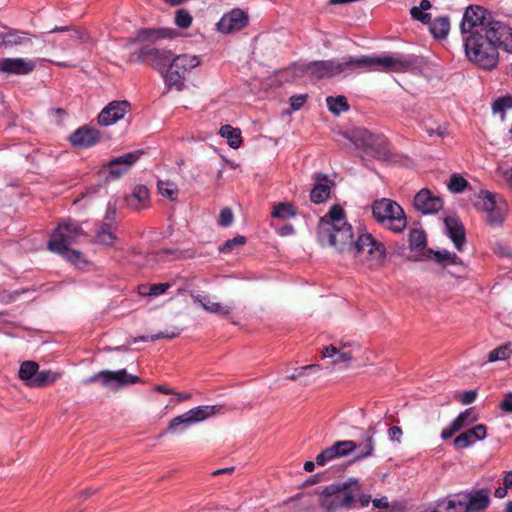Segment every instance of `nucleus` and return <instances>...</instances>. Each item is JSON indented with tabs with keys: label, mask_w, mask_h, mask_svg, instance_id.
<instances>
[{
	"label": "nucleus",
	"mask_w": 512,
	"mask_h": 512,
	"mask_svg": "<svg viewBox=\"0 0 512 512\" xmlns=\"http://www.w3.org/2000/svg\"><path fill=\"white\" fill-rule=\"evenodd\" d=\"M247 24V14L241 9H233L221 17L217 23V29L221 33L229 34L241 30Z\"/></svg>",
	"instance_id": "obj_15"
},
{
	"label": "nucleus",
	"mask_w": 512,
	"mask_h": 512,
	"mask_svg": "<svg viewBox=\"0 0 512 512\" xmlns=\"http://www.w3.org/2000/svg\"><path fill=\"white\" fill-rule=\"evenodd\" d=\"M180 332L179 331H172L170 333L168 332H160V333H157V334H154L152 336H150V340L151 341H155V340H158V339H173L177 336H179Z\"/></svg>",
	"instance_id": "obj_58"
},
{
	"label": "nucleus",
	"mask_w": 512,
	"mask_h": 512,
	"mask_svg": "<svg viewBox=\"0 0 512 512\" xmlns=\"http://www.w3.org/2000/svg\"><path fill=\"white\" fill-rule=\"evenodd\" d=\"M180 252L174 249H161L149 255L148 262H164L170 259H177L180 257Z\"/></svg>",
	"instance_id": "obj_40"
},
{
	"label": "nucleus",
	"mask_w": 512,
	"mask_h": 512,
	"mask_svg": "<svg viewBox=\"0 0 512 512\" xmlns=\"http://www.w3.org/2000/svg\"><path fill=\"white\" fill-rule=\"evenodd\" d=\"M0 44L5 47L17 45H26L31 43V39L27 37V33L16 29H10L5 33H0Z\"/></svg>",
	"instance_id": "obj_25"
},
{
	"label": "nucleus",
	"mask_w": 512,
	"mask_h": 512,
	"mask_svg": "<svg viewBox=\"0 0 512 512\" xmlns=\"http://www.w3.org/2000/svg\"><path fill=\"white\" fill-rule=\"evenodd\" d=\"M492 108L494 113H501V115L503 116L507 109L512 108V97L504 96L498 98L497 100L494 101Z\"/></svg>",
	"instance_id": "obj_48"
},
{
	"label": "nucleus",
	"mask_w": 512,
	"mask_h": 512,
	"mask_svg": "<svg viewBox=\"0 0 512 512\" xmlns=\"http://www.w3.org/2000/svg\"><path fill=\"white\" fill-rule=\"evenodd\" d=\"M60 376L61 373L53 372L51 370H38L32 388H40L53 384L60 378Z\"/></svg>",
	"instance_id": "obj_37"
},
{
	"label": "nucleus",
	"mask_w": 512,
	"mask_h": 512,
	"mask_svg": "<svg viewBox=\"0 0 512 512\" xmlns=\"http://www.w3.org/2000/svg\"><path fill=\"white\" fill-rule=\"evenodd\" d=\"M344 209L340 205H333L329 212L324 215L318 225V230L333 228V226L347 224Z\"/></svg>",
	"instance_id": "obj_22"
},
{
	"label": "nucleus",
	"mask_w": 512,
	"mask_h": 512,
	"mask_svg": "<svg viewBox=\"0 0 512 512\" xmlns=\"http://www.w3.org/2000/svg\"><path fill=\"white\" fill-rule=\"evenodd\" d=\"M424 255L427 258H432L435 260L436 263L439 265L446 267L449 265H462V260L455 254L451 253L447 250L442 251H434L432 249H427L426 252H424Z\"/></svg>",
	"instance_id": "obj_24"
},
{
	"label": "nucleus",
	"mask_w": 512,
	"mask_h": 512,
	"mask_svg": "<svg viewBox=\"0 0 512 512\" xmlns=\"http://www.w3.org/2000/svg\"><path fill=\"white\" fill-rule=\"evenodd\" d=\"M426 234L421 229H413L409 233V248L412 251H423L426 249Z\"/></svg>",
	"instance_id": "obj_36"
},
{
	"label": "nucleus",
	"mask_w": 512,
	"mask_h": 512,
	"mask_svg": "<svg viewBox=\"0 0 512 512\" xmlns=\"http://www.w3.org/2000/svg\"><path fill=\"white\" fill-rule=\"evenodd\" d=\"M476 397H477V392L475 390H468L462 394L461 402L464 405H468V404H471L472 402H474Z\"/></svg>",
	"instance_id": "obj_59"
},
{
	"label": "nucleus",
	"mask_w": 512,
	"mask_h": 512,
	"mask_svg": "<svg viewBox=\"0 0 512 512\" xmlns=\"http://www.w3.org/2000/svg\"><path fill=\"white\" fill-rule=\"evenodd\" d=\"M101 139L99 130L89 126H82L69 136V141L75 147L89 148Z\"/></svg>",
	"instance_id": "obj_17"
},
{
	"label": "nucleus",
	"mask_w": 512,
	"mask_h": 512,
	"mask_svg": "<svg viewBox=\"0 0 512 512\" xmlns=\"http://www.w3.org/2000/svg\"><path fill=\"white\" fill-rule=\"evenodd\" d=\"M413 204L422 214H434L442 209L443 200L429 189L423 188L415 195Z\"/></svg>",
	"instance_id": "obj_14"
},
{
	"label": "nucleus",
	"mask_w": 512,
	"mask_h": 512,
	"mask_svg": "<svg viewBox=\"0 0 512 512\" xmlns=\"http://www.w3.org/2000/svg\"><path fill=\"white\" fill-rule=\"evenodd\" d=\"M245 243L246 238L244 236L238 235L225 241V243L219 248V251L224 254H229L234 250L235 247L243 246Z\"/></svg>",
	"instance_id": "obj_45"
},
{
	"label": "nucleus",
	"mask_w": 512,
	"mask_h": 512,
	"mask_svg": "<svg viewBox=\"0 0 512 512\" xmlns=\"http://www.w3.org/2000/svg\"><path fill=\"white\" fill-rule=\"evenodd\" d=\"M474 443L467 431L461 433L454 439V445L457 449H464Z\"/></svg>",
	"instance_id": "obj_50"
},
{
	"label": "nucleus",
	"mask_w": 512,
	"mask_h": 512,
	"mask_svg": "<svg viewBox=\"0 0 512 512\" xmlns=\"http://www.w3.org/2000/svg\"><path fill=\"white\" fill-rule=\"evenodd\" d=\"M317 367H318V364L302 366V367L296 369V371L293 374L287 376V379L293 380V381L297 380L308 371V368H317Z\"/></svg>",
	"instance_id": "obj_57"
},
{
	"label": "nucleus",
	"mask_w": 512,
	"mask_h": 512,
	"mask_svg": "<svg viewBox=\"0 0 512 512\" xmlns=\"http://www.w3.org/2000/svg\"><path fill=\"white\" fill-rule=\"evenodd\" d=\"M322 357H335L333 360V364L335 365L343 362L347 366L352 360V354L350 350H347L346 347H342L340 350H338L334 345L324 347L322 350Z\"/></svg>",
	"instance_id": "obj_27"
},
{
	"label": "nucleus",
	"mask_w": 512,
	"mask_h": 512,
	"mask_svg": "<svg viewBox=\"0 0 512 512\" xmlns=\"http://www.w3.org/2000/svg\"><path fill=\"white\" fill-rule=\"evenodd\" d=\"M508 488H506L504 485L500 486L495 489L494 496L496 498L502 499L507 495Z\"/></svg>",
	"instance_id": "obj_63"
},
{
	"label": "nucleus",
	"mask_w": 512,
	"mask_h": 512,
	"mask_svg": "<svg viewBox=\"0 0 512 512\" xmlns=\"http://www.w3.org/2000/svg\"><path fill=\"white\" fill-rule=\"evenodd\" d=\"M175 31L168 28H140L128 39V44H142L139 50L129 56L130 62H142L150 65L162 76L173 56L171 50L152 47L160 39L173 38Z\"/></svg>",
	"instance_id": "obj_4"
},
{
	"label": "nucleus",
	"mask_w": 512,
	"mask_h": 512,
	"mask_svg": "<svg viewBox=\"0 0 512 512\" xmlns=\"http://www.w3.org/2000/svg\"><path fill=\"white\" fill-rule=\"evenodd\" d=\"M350 140L356 148L379 161L392 159L389 142L383 135L373 134L365 128H356L351 131Z\"/></svg>",
	"instance_id": "obj_6"
},
{
	"label": "nucleus",
	"mask_w": 512,
	"mask_h": 512,
	"mask_svg": "<svg viewBox=\"0 0 512 512\" xmlns=\"http://www.w3.org/2000/svg\"><path fill=\"white\" fill-rule=\"evenodd\" d=\"M171 287L170 283L152 284L147 292L148 296L157 297L164 294Z\"/></svg>",
	"instance_id": "obj_53"
},
{
	"label": "nucleus",
	"mask_w": 512,
	"mask_h": 512,
	"mask_svg": "<svg viewBox=\"0 0 512 512\" xmlns=\"http://www.w3.org/2000/svg\"><path fill=\"white\" fill-rule=\"evenodd\" d=\"M403 432L399 426H392L388 430V436L390 440L400 442Z\"/></svg>",
	"instance_id": "obj_60"
},
{
	"label": "nucleus",
	"mask_w": 512,
	"mask_h": 512,
	"mask_svg": "<svg viewBox=\"0 0 512 512\" xmlns=\"http://www.w3.org/2000/svg\"><path fill=\"white\" fill-rule=\"evenodd\" d=\"M336 448L338 446H330L324 449L321 453H319L316 457V463L320 466H323L330 462L331 460L338 457V452H336Z\"/></svg>",
	"instance_id": "obj_44"
},
{
	"label": "nucleus",
	"mask_w": 512,
	"mask_h": 512,
	"mask_svg": "<svg viewBox=\"0 0 512 512\" xmlns=\"http://www.w3.org/2000/svg\"><path fill=\"white\" fill-rule=\"evenodd\" d=\"M234 219L233 212L230 208L226 207L221 209L218 224L222 227H228L232 224Z\"/></svg>",
	"instance_id": "obj_51"
},
{
	"label": "nucleus",
	"mask_w": 512,
	"mask_h": 512,
	"mask_svg": "<svg viewBox=\"0 0 512 512\" xmlns=\"http://www.w3.org/2000/svg\"><path fill=\"white\" fill-rule=\"evenodd\" d=\"M446 233L458 251H463L466 244V233L463 223L457 217L448 216L444 219Z\"/></svg>",
	"instance_id": "obj_18"
},
{
	"label": "nucleus",
	"mask_w": 512,
	"mask_h": 512,
	"mask_svg": "<svg viewBox=\"0 0 512 512\" xmlns=\"http://www.w3.org/2000/svg\"><path fill=\"white\" fill-rule=\"evenodd\" d=\"M470 437L474 440H483L486 437L487 429L484 424H477L473 428L468 429Z\"/></svg>",
	"instance_id": "obj_52"
},
{
	"label": "nucleus",
	"mask_w": 512,
	"mask_h": 512,
	"mask_svg": "<svg viewBox=\"0 0 512 512\" xmlns=\"http://www.w3.org/2000/svg\"><path fill=\"white\" fill-rule=\"evenodd\" d=\"M425 131L426 133L432 137L434 135H437V136H444L446 134V128L442 127V126H438L436 129L434 128H429V127H425Z\"/></svg>",
	"instance_id": "obj_61"
},
{
	"label": "nucleus",
	"mask_w": 512,
	"mask_h": 512,
	"mask_svg": "<svg viewBox=\"0 0 512 512\" xmlns=\"http://www.w3.org/2000/svg\"><path fill=\"white\" fill-rule=\"evenodd\" d=\"M114 227H107L101 225L96 233V241L103 245H113L116 240V236L114 234Z\"/></svg>",
	"instance_id": "obj_39"
},
{
	"label": "nucleus",
	"mask_w": 512,
	"mask_h": 512,
	"mask_svg": "<svg viewBox=\"0 0 512 512\" xmlns=\"http://www.w3.org/2000/svg\"><path fill=\"white\" fill-rule=\"evenodd\" d=\"M57 254L63 256L68 261H70L73 264H76L81 259V253L77 250H73L70 247H67V251L65 252H56Z\"/></svg>",
	"instance_id": "obj_54"
},
{
	"label": "nucleus",
	"mask_w": 512,
	"mask_h": 512,
	"mask_svg": "<svg viewBox=\"0 0 512 512\" xmlns=\"http://www.w3.org/2000/svg\"><path fill=\"white\" fill-rule=\"evenodd\" d=\"M39 365L35 361H24L20 365V369L18 371L19 378L27 385L28 387L33 386L34 379L36 378V374L38 372Z\"/></svg>",
	"instance_id": "obj_29"
},
{
	"label": "nucleus",
	"mask_w": 512,
	"mask_h": 512,
	"mask_svg": "<svg viewBox=\"0 0 512 512\" xmlns=\"http://www.w3.org/2000/svg\"><path fill=\"white\" fill-rule=\"evenodd\" d=\"M175 24L182 29H187L192 24V16L187 10L179 9L176 11Z\"/></svg>",
	"instance_id": "obj_47"
},
{
	"label": "nucleus",
	"mask_w": 512,
	"mask_h": 512,
	"mask_svg": "<svg viewBox=\"0 0 512 512\" xmlns=\"http://www.w3.org/2000/svg\"><path fill=\"white\" fill-rule=\"evenodd\" d=\"M333 446H338V448H336L338 457H344L356 450L357 443L352 440H344L335 442Z\"/></svg>",
	"instance_id": "obj_46"
},
{
	"label": "nucleus",
	"mask_w": 512,
	"mask_h": 512,
	"mask_svg": "<svg viewBox=\"0 0 512 512\" xmlns=\"http://www.w3.org/2000/svg\"><path fill=\"white\" fill-rule=\"evenodd\" d=\"M503 485L508 489L512 488V470L505 474L503 478Z\"/></svg>",
	"instance_id": "obj_64"
},
{
	"label": "nucleus",
	"mask_w": 512,
	"mask_h": 512,
	"mask_svg": "<svg viewBox=\"0 0 512 512\" xmlns=\"http://www.w3.org/2000/svg\"><path fill=\"white\" fill-rule=\"evenodd\" d=\"M192 299L195 303H199L209 313L220 315H228L230 313V307L224 306L221 303L211 302L210 300L205 301V298L200 295H192Z\"/></svg>",
	"instance_id": "obj_31"
},
{
	"label": "nucleus",
	"mask_w": 512,
	"mask_h": 512,
	"mask_svg": "<svg viewBox=\"0 0 512 512\" xmlns=\"http://www.w3.org/2000/svg\"><path fill=\"white\" fill-rule=\"evenodd\" d=\"M414 63L415 60L413 57L406 56H362L358 58L346 57L342 62L334 60L313 61L299 65L298 70L320 80L333 77L346 70L407 72L413 67Z\"/></svg>",
	"instance_id": "obj_2"
},
{
	"label": "nucleus",
	"mask_w": 512,
	"mask_h": 512,
	"mask_svg": "<svg viewBox=\"0 0 512 512\" xmlns=\"http://www.w3.org/2000/svg\"><path fill=\"white\" fill-rule=\"evenodd\" d=\"M158 190L159 193L163 196L168 198L171 201H174L177 199L178 196V188L177 186L169 181H159L158 182Z\"/></svg>",
	"instance_id": "obj_42"
},
{
	"label": "nucleus",
	"mask_w": 512,
	"mask_h": 512,
	"mask_svg": "<svg viewBox=\"0 0 512 512\" xmlns=\"http://www.w3.org/2000/svg\"><path fill=\"white\" fill-rule=\"evenodd\" d=\"M318 240L323 246L335 248L339 253H348L357 257L366 252L374 260H382L385 257L384 245L377 241L369 233H362L357 240H353L351 224L333 226L318 230Z\"/></svg>",
	"instance_id": "obj_3"
},
{
	"label": "nucleus",
	"mask_w": 512,
	"mask_h": 512,
	"mask_svg": "<svg viewBox=\"0 0 512 512\" xmlns=\"http://www.w3.org/2000/svg\"><path fill=\"white\" fill-rule=\"evenodd\" d=\"M512 354V343L501 345L488 354V362H496L498 360H506Z\"/></svg>",
	"instance_id": "obj_38"
},
{
	"label": "nucleus",
	"mask_w": 512,
	"mask_h": 512,
	"mask_svg": "<svg viewBox=\"0 0 512 512\" xmlns=\"http://www.w3.org/2000/svg\"><path fill=\"white\" fill-rule=\"evenodd\" d=\"M220 135L226 138L231 148H239L242 144L241 131L231 125H224L220 128Z\"/></svg>",
	"instance_id": "obj_33"
},
{
	"label": "nucleus",
	"mask_w": 512,
	"mask_h": 512,
	"mask_svg": "<svg viewBox=\"0 0 512 512\" xmlns=\"http://www.w3.org/2000/svg\"><path fill=\"white\" fill-rule=\"evenodd\" d=\"M35 67V61L24 60L22 58H5L0 61V70L9 74H29L35 69Z\"/></svg>",
	"instance_id": "obj_19"
},
{
	"label": "nucleus",
	"mask_w": 512,
	"mask_h": 512,
	"mask_svg": "<svg viewBox=\"0 0 512 512\" xmlns=\"http://www.w3.org/2000/svg\"><path fill=\"white\" fill-rule=\"evenodd\" d=\"M361 485L356 479L350 478L342 483H333L318 491V502L324 512H337L341 509H352Z\"/></svg>",
	"instance_id": "obj_5"
},
{
	"label": "nucleus",
	"mask_w": 512,
	"mask_h": 512,
	"mask_svg": "<svg viewBox=\"0 0 512 512\" xmlns=\"http://www.w3.org/2000/svg\"><path fill=\"white\" fill-rule=\"evenodd\" d=\"M468 186V181L459 174H453L448 182V189L453 193H461Z\"/></svg>",
	"instance_id": "obj_43"
},
{
	"label": "nucleus",
	"mask_w": 512,
	"mask_h": 512,
	"mask_svg": "<svg viewBox=\"0 0 512 512\" xmlns=\"http://www.w3.org/2000/svg\"><path fill=\"white\" fill-rule=\"evenodd\" d=\"M101 225L116 228V206L109 203Z\"/></svg>",
	"instance_id": "obj_49"
},
{
	"label": "nucleus",
	"mask_w": 512,
	"mask_h": 512,
	"mask_svg": "<svg viewBox=\"0 0 512 512\" xmlns=\"http://www.w3.org/2000/svg\"><path fill=\"white\" fill-rule=\"evenodd\" d=\"M490 489L481 488L471 492H463L467 502L469 512H478L485 510L490 505Z\"/></svg>",
	"instance_id": "obj_20"
},
{
	"label": "nucleus",
	"mask_w": 512,
	"mask_h": 512,
	"mask_svg": "<svg viewBox=\"0 0 512 512\" xmlns=\"http://www.w3.org/2000/svg\"><path fill=\"white\" fill-rule=\"evenodd\" d=\"M307 95H293L290 98V105L293 110H299L306 102Z\"/></svg>",
	"instance_id": "obj_56"
},
{
	"label": "nucleus",
	"mask_w": 512,
	"mask_h": 512,
	"mask_svg": "<svg viewBox=\"0 0 512 512\" xmlns=\"http://www.w3.org/2000/svg\"><path fill=\"white\" fill-rule=\"evenodd\" d=\"M376 434V429L374 426H369L366 430L365 434L362 436V440L359 444H357L356 451L357 454L354 457V461H361L368 457H371L374 454L375 450V440L374 436Z\"/></svg>",
	"instance_id": "obj_21"
},
{
	"label": "nucleus",
	"mask_w": 512,
	"mask_h": 512,
	"mask_svg": "<svg viewBox=\"0 0 512 512\" xmlns=\"http://www.w3.org/2000/svg\"><path fill=\"white\" fill-rule=\"evenodd\" d=\"M498 408L505 413H512V392L504 394Z\"/></svg>",
	"instance_id": "obj_55"
},
{
	"label": "nucleus",
	"mask_w": 512,
	"mask_h": 512,
	"mask_svg": "<svg viewBox=\"0 0 512 512\" xmlns=\"http://www.w3.org/2000/svg\"><path fill=\"white\" fill-rule=\"evenodd\" d=\"M315 179L316 184L311 190L310 199L315 204H321L329 198L331 187L327 184L328 176L326 174L319 173Z\"/></svg>",
	"instance_id": "obj_23"
},
{
	"label": "nucleus",
	"mask_w": 512,
	"mask_h": 512,
	"mask_svg": "<svg viewBox=\"0 0 512 512\" xmlns=\"http://www.w3.org/2000/svg\"><path fill=\"white\" fill-rule=\"evenodd\" d=\"M429 29L431 34L436 39H444L447 37L450 30V20L447 16H441L431 20Z\"/></svg>",
	"instance_id": "obj_30"
},
{
	"label": "nucleus",
	"mask_w": 512,
	"mask_h": 512,
	"mask_svg": "<svg viewBox=\"0 0 512 512\" xmlns=\"http://www.w3.org/2000/svg\"><path fill=\"white\" fill-rule=\"evenodd\" d=\"M467 58L484 70L494 69L498 49L512 53V27L478 5L468 6L460 23Z\"/></svg>",
	"instance_id": "obj_1"
},
{
	"label": "nucleus",
	"mask_w": 512,
	"mask_h": 512,
	"mask_svg": "<svg viewBox=\"0 0 512 512\" xmlns=\"http://www.w3.org/2000/svg\"><path fill=\"white\" fill-rule=\"evenodd\" d=\"M473 413V408H468L460 413L451 425L442 430L441 437L444 440L451 438L457 431L466 426L469 417Z\"/></svg>",
	"instance_id": "obj_28"
},
{
	"label": "nucleus",
	"mask_w": 512,
	"mask_h": 512,
	"mask_svg": "<svg viewBox=\"0 0 512 512\" xmlns=\"http://www.w3.org/2000/svg\"><path fill=\"white\" fill-rule=\"evenodd\" d=\"M130 110L128 101H113L109 103L98 115V123L102 126H109L122 119Z\"/></svg>",
	"instance_id": "obj_16"
},
{
	"label": "nucleus",
	"mask_w": 512,
	"mask_h": 512,
	"mask_svg": "<svg viewBox=\"0 0 512 512\" xmlns=\"http://www.w3.org/2000/svg\"><path fill=\"white\" fill-rule=\"evenodd\" d=\"M84 234L80 224L75 221L60 223L52 233L47 247L51 252H65L67 247Z\"/></svg>",
	"instance_id": "obj_9"
},
{
	"label": "nucleus",
	"mask_w": 512,
	"mask_h": 512,
	"mask_svg": "<svg viewBox=\"0 0 512 512\" xmlns=\"http://www.w3.org/2000/svg\"><path fill=\"white\" fill-rule=\"evenodd\" d=\"M372 214L383 227L395 232H402L407 226L403 208L395 201L382 198L372 204Z\"/></svg>",
	"instance_id": "obj_7"
},
{
	"label": "nucleus",
	"mask_w": 512,
	"mask_h": 512,
	"mask_svg": "<svg viewBox=\"0 0 512 512\" xmlns=\"http://www.w3.org/2000/svg\"><path fill=\"white\" fill-rule=\"evenodd\" d=\"M140 378L129 374L125 369L118 371L102 370L86 379V383L100 382L102 386L118 390L122 386L140 382Z\"/></svg>",
	"instance_id": "obj_11"
},
{
	"label": "nucleus",
	"mask_w": 512,
	"mask_h": 512,
	"mask_svg": "<svg viewBox=\"0 0 512 512\" xmlns=\"http://www.w3.org/2000/svg\"><path fill=\"white\" fill-rule=\"evenodd\" d=\"M295 214L293 205L287 202L277 204L272 211V216L280 219H287L295 216Z\"/></svg>",
	"instance_id": "obj_41"
},
{
	"label": "nucleus",
	"mask_w": 512,
	"mask_h": 512,
	"mask_svg": "<svg viewBox=\"0 0 512 512\" xmlns=\"http://www.w3.org/2000/svg\"><path fill=\"white\" fill-rule=\"evenodd\" d=\"M431 7L432 4L429 0H421L419 7L414 6L410 9L411 17L423 24H428L431 21V14L425 11Z\"/></svg>",
	"instance_id": "obj_34"
},
{
	"label": "nucleus",
	"mask_w": 512,
	"mask_h": 512,
	"mask_svg": "<svg viewBox=\"0 0 512 512\" xmlns=\"http://www.w3.org/2000/svg\"><path fill=\"white\" fill-rule=\"evenodd\" d=\"M149 190L144 185H137L130 196L126 198L128 206L135 210H139L146 206L149 200Z\"/></svg>",
	"instance_id": "obj_26"
},
{
	"label": "nucleus",
	"mask_w": 512,
	"mask_h": 512,
	"mask_svg": "<svg viewBox=\"0 0 512 512\" xmlns=\"http://www.w3.org/2000/svg\"><path fill=\"white\" fill-rule=\"evenodd\" d=\"M474 205L487 213V220L491 225H499L503 222L505 204L498 202L495 194L481 191Z\"/></svg>",
	"instance_id": "obj_12"
},
{
	"label": "nucleus",
	"mask_w": 512,
	"mask_h": 512,
	"mask_svg": "<svg viewBox=\"0 0 512 512\" xmlns=\"http://www.w3.org/2000/svg\"><path fill=\"white\" fill-rule=\"evenodd\" d=\"M372 504L375 508H380V509H387L389 507V502H388L387 497L374 499V500H372Z\"/></svg>",
	"instance_id": "obj_62"
},
{
	"label": "nucleus",
	"mask_w": 512,
	"mask_h": 512,
	"mask_svg": "<svg viewBox=\"0 0 512 512\" xmlns=\"http://www.w3.org/2000/svg\"><path fill=\"white\" fill-rule=\"evenodd\" d=\"M222 409L220 405H203L195 407L179 416L170 420L167 432L177 433L179 429H186L191 425L201 422L217 413Z\"/></svg>",
	"instance_id": "obj_10"
},
{
	"label": "nucleus",
	"mask_w": 512,
	"mask_h": 512,
	"mask_svg": "<svg viewBox=\"0 0 512 512\" xmlns=\"http://www.w3.org/2000/svg\"><path fill=\"white\" fill-rule=\"evenodd\" d=\"M140 155V152H129L118 156L104 165L102 170L103 172H107L110 179H118L131 169L139 159Z\"/></svg>",
	"instance_id": "obj_13"
},
{
	"label": "nucleus",
	"mask_w": 512,
	"mask_h": 512,
	"mask_svg": "<svg viewBox=\"0 0 512 512\" xmlns=\"http://www.w3.org/2000/svg\"><path fill=\"white\" fill-rule=\"evenodd\" d=\"M201 64V59L197 55L181 54L172 56L169 65L163 74L164 82L167 88L182 91L185 88V80L192 69Z\"/></svg>",
	"instance_id": "obj_8"
},
{
	"label": "nucleus",
	"mask_w": 512,
	"mask_h": 512,
	"mask_svg": "<svg viewBox=\"0 0 512 512\" xmlns=\"http://www.w3.org/2000/svg\"><path fill=\"white\" fill-rule=\"evenodd\" d=\"M467 502L464 493H457L449 497L447 502L445 503V511L446 512H469V509L466 507ZM433 512H442V511H433Z\"/></svg>",
	"instance_id": "obj_32"
},
{
	"label": "nucleus",
	"mask_w": 512,
	"mask_h": 512,
	"mask_svg": "<svg viewBox=\"0 0 512 512\" xmlns=\"http://www.w3.org/2000/svg\"><path fill=\"white\" fill-rule=\"evenodd\" d=\"M326 104L329 111L334 115H340L342 112H346L350 109L347 98L342 95L337 97L328 96L326 98Z\"/></svg>",
	"instance_id": "obj_35"
}]
</instances>
